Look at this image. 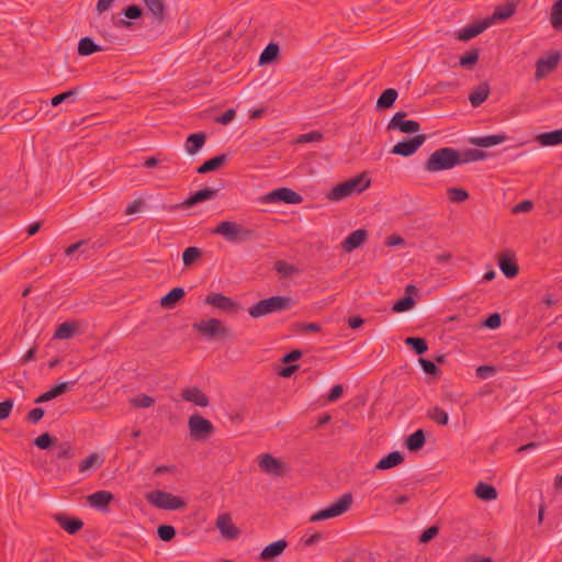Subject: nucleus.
I'll use <instances>...</instances> for the list:
<instances>
[{
  "label": "nucleus",
  "mask_w": 562,
  "mask_h": 562,
  "mask_svg": "<svg viewBox=\"0 0 562 562\" xmlns=\"http://www.w3.org/2000/svg\"><path fill=\"white\" fill-rule=\"evenodd\" d=\"M75 324L65 322L57 327L53 337L54 339H69L75 335Z\"/></svg>",
  "instance_id": "obj_39"
},
{
  "label": "nucleus",
  "mask_w": 562,
  "mask_h": 562,
  "mask_svg": "<svg viewBox=\"0 0 562 562\" xmlns=\"http://www.w3.org/2000/svg\"><path fill=\"white\" fill-rule=\"evenodd\" d=\"M78 93V88H74V89H70L66 92H63V93H59L57 95H55L52 100H50V103L52 105L54 106H57L59 104H61L63 102H72L75 100V97L76 94Z\"/></svg>",
  "instance_id": "obj_46"
},
{
  "label": "nucleus",
  "mask_w": 562,
  "mask_h": 562,
  "mask_svg": "<svg viewBox=\"0 0 562 562\" xmlns=\"http://www.w3.org/2000/svg\"><path fill=\"white\" fill-rule=\"evenodd\" d=\"M75 385V382H63L59 384H56L52 389L48 390L49 396L52 400L56 398L57 396L68 392L71 390V387Z\"/></svg>",
  "instance_id": "obj_49"
},
{
  "label": "nucleus",
  "mask_w": 562,
  "mask_h": 562,
  "mask_svg": "<svg viewBox=\"0 0 562 562\" xmlns=\"http://www.w3.org/2000/svg\"><path fill=\"white\" fill-rule=\"evenodd\" d=\"M415 302L413 297L406 295L398 300L392 307V311L395 313H402L411 310L414 306Z\"/></svg>",
  "instance_id": "obj_48"
},
{
  "label": "nucleus",
  "mask_w": 562,
  "mask_h": 562,
  "mask_svg": "<svg viewBox=\"0 0 562 562\" xmlns=\"http://www.w3.org/2000/svg\"><path fill=\"white\" fill-rule=\"evenodd\" d=\"M427 136L425 134H417L412 138H404L396 143L391 153L403 157H409L414 155L426 142Z\"/></svg>",
  "instance_id": "obj_9"
},
{
  "label": "nucleus",
  "mask_w": 562,
  "mask_h": 562,
  "mask_svg": "<svg viewBox=\"0 0 562 562\" xmlns=\"http://www.w3.org/2000/svg\"><path fill=\"white\" fill-rule=\"evenodd\" d=\"M448 199L453 203H461L469 199V193L462 188H449L447 190Z\"/></svg>",
  "instance_id": "obj_45"
},
{
  "label": "nucleus",
  "mask_w": 562,
  "mask_h": 562,
  "mask_svg": "<svg viewBox=\"0 0 562 562\" xmlns=\"http://www.w3.org/2000/svg\"><path fill=\"white\" fill-rule=\"evenodd\" d=\"M235 115H236L235 110L228 109L221 116H218L216 119V122L221 123L223 125H227L228 123H231L234 120Z\"/></svg>",
  "instance_id": "obj_61"
},
{
  "label": "nucleus",
  "mask_w": 562,
  "mask_h": 562,
  "mask_svg": "<svg viewBox=\"0 0 562 562\" xmlns=\"http://www.w3.org/2000/svg\"><path fill=\"white\" fill-rule=\"evenodd\" d=\"M501 315L498 313H493L483 322V326L490 329H496L501 326Z\"/></svg>",
  "instance_id": "obj_56"
},
{
  "label": "nucleus",
  "mask_w": 562,
  "mask_h": 562,
  "mask_svg": "<svg viewBox=\"0 0 562 562\" xmlns=\"http://www.w3.org/2000/svg\"><path fill=\"white\" fill-rule=\"evenodd\" d=\"M13 407V401L11 398L0 402V420L5 419Z\"/></svg>",
  "instance_id": "obj_59"
},
{
  "label": "nucleus",
  "mask_w": 562,
  "mask_h": 562,
  "mask_svg": "<svg viewBox=\"0 0 562 562\" xmlns=\"http://www.w3.org/2000/svg\"><path fill=\"white\" fill-rule=\"evenodd\" d=\"M485 157V153L479 149H465L463 151H459L460 165L479 161Z\"/></svg>",
  "instance_id": "obj_37"
},
{
  "label": "nucleus",
  "mask_w": 562,
  "mask_h": 562,
  "mask_svg": "<svg viewBox=\"0 0 562 562\" xmlns=\"http://www.w3.org/2000/svg\"><path fill=\"white\" fill-rule=\"evenodd\" d=\"M279 52L280 48L278 44L269 43L260 54L259 65H267L272 63L277 58Z\"/></svg>",
  "instance_id": "obj_36"
},
{
  "label": "nucleus",
  "mask_w": 562,
  "mask_h": 562,
  "mask_svg": "<svg viewBox=\"0 0 562 562\" xmlns=\"http://www.w3.org/2000/svg\"><path fill=\"white\" fill-rule=\"evenodd\" d=\"M506 135H487V136H480V137H472L470 139V143L479 146V147H492L498 144H502L506 140Z\"/></svg>",
  "instance_id": "obj_26"
},
{
  "label": "nucleus",
  "mask_w": 562,
  "mask_h": 562,
  "mask_svg": "<svg viewBox=\"0 0 562 562\" xmlns=\"http://www.w3.org/2000/svg\"><path fill=\"white\" fill-rule=\"evenodd\" d=\"M405 344L409 346L416 355L420 356L428 350L427 342L424 338L419 337H407Z\"/></svg>",
  "instance_id": "obj_41"
},
{
  "label": "nucleus",
  "mask_w": 562,
  "mask_h": 562,
  "mask_svg": "<svg viewBox=\"0 0 562 562\" xmlns=\"http://www.w3.org/2000/svg\"><path fill=\"white\" fill-rule=\"evenodd\" d=\"M532 206H533V204L531 201L525 200L514 206L513 213L518 214V213L528 212L532 209Z\"/></svg>",
  "instance_id": "obj_63"
},
{
  "label": "nucleus",
  "mask_w": 562,
  "mask_h": 562,
  "mask_svg": "<svg viewBox=\"0 0 562 562\" xmlns=\"http://www.w3.org/2000/svg\"><path fill=\"white\" fill-rule=\"evenodd\" d=\"M460 166L459 150L452 147L436 149L425 161L424 169L428 172H440Z\"/></svg>",
  "instance_id": "obj_2"
},
{
  "label": "nucleus",
  "mask_w": 562,
  "mask_h": 562,
  "mask_svg": "<svg viewBox=\"0 0 562 562\" xmlns=\"http://www.w3.org/2000/svg\"><path fill=\"white\" fill-rule=\"evenodd\" d=\"M181 397L183 401L194 403L200 407H206L210 404L209 397L196 386L183 389Z\"/></svg>",
  "instance_id": "obj_20"
},
{
  "label": "nucleus",
  "mask_w": 562,
  "mask_h": 562,
  "mask_svg": "<svg viewBox=\"0 0 562 562\" xmlns=\"http://www.w3.org/2000/svg\"><path fill=\"white\" fill-rule=\"evenodd\" d=\"M132 406L136 408H147L154 405L155 400L146 394L138 395L130 400Z\"/></svg>",
  "instance_id": "obj_47"
},
{
  "label": "nucleus",
  "mask_w": 562,
  "mask_h": 562,
  "mask_svg": "<svg viewBox=\"0 0 562 562\" xmlns=\"http://www.w3.org/2000/svg\"><path fill=\"white\" fill-rule=\"evenodd\" d=\"M427 417L434 423L441 426H446L449 422L448 413L439 406L429 408L427 411Z\"/></svg>",
  "instance_id": "obj_38"
},
{
  "label": "nucleus",
  "mask_w": 562,
  "mask_h": 562,
  "mask_svg": "<svg viewBox=\"0 0 562 562\" xmlns=\"http://www.w3.org/2000/svg\"><path fill=\"white\" fill-rule=\"evenodd\" d=\"M188 427L191 438L195 440L206 439L214 432L212 423L199 414L189 417Z\"/></svg>",
  "instance_id": "obj_8"
},
{
  "label": "nucleus",
  "mask_w": 562,
  "mask_h": 562,
  "mask_svg": "<svg viewBox=\"0 0 562 562\" xmlns=\"http://www.w3.org/2000/svg\"><path fill=\"white\" fill-rule=\"evenodd\" d=\"M404 461V457L398 451H393L386 457L382 458L376 464L375 470H387L401 464Z\"/></svg>",
  "instance_id": "obj_27"
},
{
  "label": "nucleus",
  "mask_w": 562,
  "mask_h": 562,
  "mask_svg": "<svg viewBox=\"0 0 562 562\" xmlns=\"http://www.w3.org/2000/svg\"><path fill=\"white\" fill-rule=\"evenodd\" d=\"M193 329L200 333L204 338L212 340L215 338H228L231 330L217 318H209L193 324Z\"/></svg>",
  "instance_id": "obj_6"
},
{
  "label": "nucleus",
  "mask_w": 562,
  "mask_h": 562,
  "mask_svg": "<svg viewBox=\"0 0 562 562\" xmlns=\"http://www.w3.org/2000/svg\"><path fill=\"white\" fill-rule=\"evenodd\" d=\"M102 460L97 453L89 454L85 460H82L79 464V472L85 473L92 468L100 467Z\"/></svg>",
  "instance_id": "obj_43"
},
{
  "label": "nucleus",
  "mask_w": 562,
  "mask_h": 562,
  "mask_svg": "<svg viewBox=\"0 0 562 562\" xmlns=\"http://www.w3.org/2000/svg\"><path fill=\"white\" fill-rule=\"evenodd\" d=\"M536 140L541 146H555L562 143V130L538 134Z\"/></svg>",
  "instance_id": "obj_25"
},
{
  "label": "nucleus",
  "mask_w": 562,
  "mask_h": 562,
  "mask_svg": "<svg viewBox=\"0 0 562 562\" xmlns=\"http://www.w3.org/2000/svg\"><path fill=\"white\" fill-rule=\"evenodd\" d=\"M368 238V232L366 229H356L351 232L347 238L342 241L341 247L346 252H351L360 247Z\"/></svg>",
  "instance_id": "obj_18"
},
{
  "label": "nucleus",
  "mask_w": 562,
  "mask_h": 562,
  "mask_svg": "<svg viewBox=\"0 0 562 562\" xmlns=\"http://www.w3.org/2000/svg\"><path fill=\"white\" fill-rule=\"evenodd\" d=\"M515 12V7L513 4H506L504 7H501L498 8L494 13L493 15L491 16V19H488L491 21V25L496 22V21H505L507 20L508 18H510Z\"/></svg>",
  "instance_id": "obj_40"
},
{
  "label": "nucleus",
  "mask_w": 562,
  "mask_h": 562,
  "mask_svg": "<svg viewBox=\"0 0 562 562\" xmlns=\"http://www.w3.org/2000/svg\"><path fill=\"white\" fill-rule=\"evenodd\" d=\"M498 265H499L501 271L507 278H514L519 272V268H518L517 263L513 259L506 257L505 254H502L499 256Z\"/></svg>",
  "instance_id": "obj_29"
},
{
  "label": "nucleus",
  "mask_w": 562,
  "mask_h": 562,
  "mask_svg": "<svg viewBox=\"0 0 562 562\" xmlns=\"http://www.w3.org/2000/svg\"><path fill=\"white\" fill-rule=\"evenodd\" d=\"M397 91L393 88H389L384 90L376 101V108L379 109H389L391 108L395 100L397 99Z\"/></svg>",
  "instance_id": "obj_34"
},
{
  "label": "nucleus",
  "mask_w": 562,
  "mask_h": 562,
  "mask_svg": "<svg viewBox=\"0 0 562 562\" xmlns=\"http://www.w3.org/2000/svg\"><path fill=\"white\" fill-rule=\"evenodd\" d=\"M419 363L423 368V370L427 373V374H431V375H438L440 373V370L439 368L435 364V362L428 360V359H424V358H419Z\"/></svg>",
  "instance_id": "obj_52"
},
{
  "label": "nucleus",
  "mask_w": 562,
  "mask_h": 562,
  "mask_svg": "<svg viewBox=\"0 0 562 562\" xmlns=\"http://www.w3.org/2000/svg\"><path fill=\"white\" fill-rule=\"evenodd\" d=\"M43 416H44V409L41 407H36V408H33L32 411H30V413L27 414V419L31 423L36 424L43 418Z\"/></svg>",
  "instance_id": "obj_62"
},
{
  "label": "nucleus",
  "mask_w": 562,
  "mask_h": 562,
  "mask_svg": "<svg viewBox=\"0 0 562 562\" xmlns=\"http://www.w3.org/2000/svg\"><path fill=\"white\" fill-rule=\"evenodd\" d=\"M227 161L226 155H218L216 157H213L205 162H203L200 167H198L196 171L198 173H207L214 170H217L221 168L225 162Z\"/></svg>",
  "instance_id": "obj_28"
},
{
  "label": "nucleus",
  "mask_w": 562,
  "mask_h": 562,
  "mask_svg": "<svg viewBox=\"0 0 562 562\" xmlns=\"http://www.w3.org/2000/svg\"><path fill=\"white\" fill-rule=\"evenodd\" d=\"M302 201V195L289 188H279L272 190L262 198V202L266 203L284 202L288 204H299Z\"/></svg>",
  "instance_id": "obj_11"
},
{
  "label": "nucleus",
  "mask_w": 562,
  "mask_h": 562,
  "mask_svg": "<svg viewBox=\"0 0 562 562\" xmlns=\"http://www.w3.org/2000/svg\"><path fill=\"white\" fill-rule=\"evenodd\" d=\"M34 443L40 449L45 450V449H48L50 447V445L53 443V438L50 437V435L48 432H44L35 439Z\"/></svg>",
  "instance_id": "obj_53"
},
{
  "label": "nucleus",
  "mask_w": 562,
  "mask_h": 562,
  "mask_svg": "<svg viewBox=\"0 0 562 562\" xmlns=\"http://www.w3.org/2000/svg\"><path fill=\"white\" fill-rule=\"evenodd\" d=\"M370 179L364 173H360L353 178L336 184L327 194V198L331 201H341L353 194L362 193L370 187Z\"/></svg>",
  "instance_id": "obj_3"
},
{
  "label": "nucleus",
  "mask_w": 562,
  "mask_h": 562,
  "mask_svg": "<svg viewBox=\"0 0 562 562\" xmlns=\"http://www.w3.org/2000/svg\"><path fill=\"white\" fill-rule=\"evenodd\" d=\"M323 139V134L317 131H312L306 134H302L297 138V143H310V142H321Z\"/></svg>",
  "instance_id": "obj_54"
},
{
  "label": "nucleus",
  "mask_w": 562,
  "mask_h": 562,
  "mask_svg": "<svg viewBox=\"0 0 562 562\" xmlns=\"http://www.w3.org/2000/svg\"><path fill=\"white\" fill-rule=\"evenodd\" d=\"M288 547V542L284 539L274 541L266 546L259 553V560L270 562L280 557Z\"/></svg>",
  "instance_id": "obj_17"
},
{
  "label": "nucleus",
  "mask_w": 562,
  "mask_h": 562,
  "mask_svg": "<svg viewBox=\"0 0 562 562\" xmlns=\"http://www.w3.org/2000/svg\"><path fill=\"white\" fill-rule=\"evenodd\" d=\"M212 232L233 244L249 240L255 236V232L252 229L244 227L243 225L232 221L221 222Z\"/></svg>",
  "instance_id": "obj_4"
},
{
  "label": "nucleus",
  "mask_w": 562,
  "mask_h": 562,
  "mask_svg": "<svg viewBox=\"0 0 562 562\" xmlns=\"http://www.w3.org/2000/svg\"><path fill=\"white\" fill-rule=\"evenodd\" d=\"M550 22L555 30L562 27V0H558L552 5Z\"/></svg>",
  "instance_id": "obj_42"
},
{
  "label": "nucleus",
  "mask_w": 562,
  "mask_h": 562,
  "mask_svg": "<svg viewBox=\"0 0 562 562\" xmlns=\"http://www.w3.org/2000/svg\"><path fill=\"white\" fill-rule=\"evenodd\" d=\"M186 292L182 288H173L160 300L164 307H173L175 304L184 296Z\"/></svg>",
  "instance_id": "obj_33"
},
{
  "label": "nucleus",
  "mask_w": 562,
  "mask_h": 562,
  "mask_svg": "<svg viewBox=\"0 0 562 562\" xmlns=\"http://www.w3.org/2000/svg\"><path fill=\"white\" fill-rule=\"evenodd\" d=\"M206 134L203 132L190 134L184 143L186 151L190 156L196 155L205 145Z\"/></svg>",
  "instance_id": "obj_23"
},
{
  "label": "nucleus",
  "mask_w": 562,
  "mask_h": 562,
  "mask_svg": "<svg viewBox=\"0 0 562 562\" xmlns=\"http://www.w3.org/2000/svg\"><path fill=\"white\" fill-rule=\"evenodd\" d=\"M216 527L226 539H235L239 530L232 524L229 514H222L217 517Z\"/></svg>",
  "instance_id": "obj_21"
},
{
  "label": "nucleus",
  "mask_w": 562,
  "mask_h": 562,
  "mask_svg": "<svg viewBox=\"0 0 562 562\" xmlns=\"http://www.w3.org/2000/svg\"><path fill=\"white\" fill-rule=\"evenodd\" d=\"M342 393H344L342 385H340V384L334 385L327 395V401L336 402L337 400H339L341 397Z\"/></svg>",
  "instance_id": "obj_60"
},
{
  "label": "nucleus",
  "mask_w": 562,
  "mask_h": 562,
  "mask_svg": "<svg viewBox=\"0 0 562 562\" xmlns=\"http://www.w3.org/2000/svg\"><path fill=\"white\" fill-rule=\"evenodd\" d=\"M425 442V434L422 429H418L408 436L406 447L409 451H417L424 447Z\"/></svg>",
  "instance_id": "obj_35"
},
{
  "label": "nucleus",
  "mask_w": 562,
  "mask_h": 562,
  "mask_svg": "<svg viewBox=\"0 0 562 562\" xmlns=\"http://www.w3.org/2000/svg\"><path fill=\"white\" fill-rule=\"evenodd\" d=\"M276 270L279 273H282L284 276H289V274H291L294 271V268L291 265L286 263L285 261H277Z\"/></svg>",
  "instance_id": "obj_64"
},
{
  "label": "nucleus",
  "mask_w": 562,
  "mask_h": 562,
  "mask_svg": "<svg viewBox=\"0 0 562 562\" xmlns=\"http://www.w3.org/2000/svg\"><path fill=\"white\" fill-rule=\"evenodd\" d=\"M158 537L162 541H171L176 536V529L170 525H160L157 529Z\"/></svg>",
  "instance_id": "obj_50"
},
{
  "label": "nucleus",
  "mask_w": 562,
  "mask_h": 562,
  "mask_svg": "<svg viewBox=\"0 0 562 562\" xmlns=\"http://www.w3.org/2000/svg\"><path fill=\"white\" fill-rule=\"evenodd\" d=\"M55 520L64 530H66L70 535L77 533L83 526L81 519L76 517H70L66 514H56L54 516Z\"/></svg>",
  "instance_id": "obj_22"
},
{
  "label": "nucleus",
  "mask_w": 562,
  "mask_h": 562,
  "mask_svg": "<svg viewBox=\"0 0 562 562\" xmlns=\"http://www.w3.org/2000/svg\"><path fill=\"white\" fill-rule=\"evenodd\" d=\"M351 504L352 496L350 493H346L336 502H334L330 506L313 514L310 520L316 522L340 516L350 508Z\"/></svg>",
  "instance_id": "obj_7"
},
{
  "label": "nucleus",
  "mask_w": 562,
  "mask_h": 562,
  "mask_svg": "<svg viewBox=\"0 0 562 562\" xmlns=\"http://www.w3.org/2000/svg\"><path fill=\"white\" fill-rule=\"evenodd\" d=\"M114 499V495L109 491H98L88 495L89 505L98 510L108 512L110 503Z\"/></svg>",
  "instance_id": "obj_16"
},
{
  "label": "nucleus",
  "mask_w": 562,
  "mask_h": 562,
  "mask_svg": "<svg viewBox=\"0 0 562 562\" xmlns=\"http://www.w3.org/2000/svg\"><path fill=\"white\" fill-rule=\"evenodd\" d=\"M202 256V250L198 247H188L182 252V260L186 267L191 266Z\"/></svg>",
  "instance_id": "obj_44"
},
{
  "label": "nucleus",
  "mask_w": 562,
  "mask_h": 562,
  "mask_svg": "<svg viewBox=\"0 0 562 562\" xmlns=\"http://www.w3.org/2000/svg\"><path fill=\"white\" fill-rule=\"evenodd\" d=\"M146 499L154 507L164 510H179L187 506V503L182 497L161 490L148 492L146 494Z\"/></svg>",
  "instance_id": "obj_5"
},
{
  "label": "nucleus",
  "mask_w": 562,
  "mask_h": 562,
  "mask_svg": "<svg viewBox=\"0 0 562 562\" xmlns=\"http://www.w3.org/2000/svg\"><path fill=\"white\" fill-rule=\"evenodd\" d=\"M204 302L223 312H236L238 310V304L232 297L222 293L211 292L205 296Z\"/></svg>",
  "instance_id": "obj_14"
},
{
  "label": "nucleus",
  "mask_w": 562,
  "mask_h": 562,
  "mask_svg": "<svg viewBox=\"0 0 562 562\" xmlns=\"http://www.w3.org/2000/svg\"><path fill=\"white\" fill-rule=\"evenodd\" d=\"M475 495L483 501H494L497 498V491L493 485L480 482L475 486Z\"/></svg>",
  "instance_id": "obj_31"
},
{
  "label": "nucleus",
  "mask_w": 562,
  "mask_h": 562,
  "mask_svg": "<svg viewBox=\"0 0 562 562\" xmlns=\"http://www.w3.org/2000/svg\"><path fill=\"white\" fill-rule=\"evenodd\" d=\"M295 302L290 296L274 295L258 301L248 308V313L252 318H260L274 313H282L291 310Z\"/></svg>",
  "instance_id": "obj_1"
},
{
  "label": "nucleus",
  "mask_w": 562,
  "mask_h": 562,
  "mask_svg": "<svg viewBox=\"0 0 562 562\" xmlns=\"http://www.w3.org/2000/svg\"><path fill=\"white\" fill-rule=\"evenodd\" d=\"M147 14L151 18L154 26L162 25L168 20V8L164 0H143Z\"/></svg>",
  "instance_id": "obj_12"
},
{
  "label": "nucleus",
  "mask_w": 562,
  "mask_h": 562,
  "mask_svg": "<svg viewBox=\"0 0 562 562\" xmlns=\"http://www.w3.org/2000/svg\"><path fill=\"white\" fill-rule=\"evenodd\" d=\"M490 94V87L487 83L480 85L469 97L472 106H480Z\"/></svg>",
  "instance_id": "obj_32"
},
{
  "label": "nucleus",
  "mask_w": 562,
  "mask_h": 562,
  "mask_svg": "<svg viewBox=\"0 0 562 562\" xmlns=\"http://www.w3.org/2000/svg\"><path fill=\"white\" fill-rule=\"evenodd\" d=\"M407 113L396 112L387 124L389 131H398L403 134H415L420 130V124L414 120H406Z\"/></svg>",
  "instance_id": "obj_10"
},
{
  "label": "nucleus",
  "mask_w": 562,
  "mask_h": 562,
  "mask_svg": "<svg viewBox=\"0 0 562 562\" xmlns=\"http://www.w3.org/2000/svg\"><path fill=\"white\" fill-rule=\"evenodd\" d=\"M258 465L262 472L273 476H282L286 470L285 463L270 453L259 456Z\"/></svg>",
  "instance_id": "obj_13"
},
{
  "label": "nucleus",
  "mask_w": 562,
  "mask_h": 562,
  "mask_svg": "<svg viewBox=\"0 0 562 562\" xmlns=\"http://www.w3.org/2000/svg\"><path fill=\"white\" fill-rule=\"evenodd\" d=\"M477 60H479V52L473 49L460 58V65L462 67H471V66L475 65L477 63Z\"/></svg>",
  "instance_id": "obj_51"
},
{
  "label": "nucleus",
  "mask_w": 562,
  "mask_h": 562,
  "mask_svg": "<svg viewBox=\"0 0 562 562\" xmlns=\"http://www.w3.org/2000/svg\"><path fill=\"white\" fill-rule=\"evenodd\" d=\"M123 14L131 20L139 19L143 14L142 9L138 5H128L123 10Z\"/></svg>",
  "instance_id": "obj_57"
},
{
  "label": "nucleus",
  "mask_w": 562,
  "mask_h": 562,
  "mask_svg": "<svg viewBox=\"0 0 562 562\" xmlns=\"http://www.w3.org/2000/svg\"><path fill=\"white\" fill-rule=\"evenodd\" d=\"M560 58L561 56L559 53H553L547 57L539 58L536 61L535 79L541 80L543 77L552 72L557 68Z\"/></svg>",
  "instance_id": "obj_15"
},
{
  "label": "nucleus",
  "mask_w": 562,
  "mask_h": 562,
  "mask_svg": "<svg viewBox=\"0 0 562 562\" xmlns=\"http://www.w3.org/2000/svg\"><path fill=\"white\" fill-rule=\"evenodd\" d=\"M496 369L493 366H480L476 368V376L480 379H487L494 375Z\"/></svg>",
  "instance_id": "obj_58"
},
{
  "label": "nucleus",
  "mask_w": 562,
  "mask_h": 562,
  "mask_svg": "<svg viewBox=\"0 0 562 562\" xmlns=\"http://www.w3.org/2000/svg\"><path fill=\"white\" fill-rule=\"evenodd\" d=\"M439 533V528L437 526H431L423 531L419 537V542L427 543L431 539H434Z\"/></svg>",
  "instance_id": "obj_55"
},
{
  "label": "nucleus",
  "mask_w": 562,
  "mask_h": 562,
  "mask_svg": "<svg viewBox=\"0 0 562 562\" xmlns=\"http://www.w3.org/2000/svg\"><path fill=\"white\" fill-rule=\"evenodd\" d=\"M488 26H491V21L486 19L474 22L473 24L463 27L459 32L458 38L463 42L469 41L484 32Z\"/></svg>",
  "instance_id": "obj_19"
},
{
  "label": "nucleus",
  "mask_w": 562,
  "mask_h": 562,
  "mask_svg": "<svg viewBox=\"0 0 562 562\" xmlns=\"http://www.w3.org/2000/svg\"><path fill=\"white\" fill-rule=\"evenodd\" d=\"M101 50V46L89 36L82 37L78 43V54L80 56H89Z\"/></svg>",
  "instance_id": "obj_30"
},
{
  "label": "nucleus",
  "mask_w": 562,
  "mask_h": 562,
  "mask_svg": "<svg viewBox=\"0 0 562 562\" xmlns=\"http://www.w3.org/2000/svg\"><path fill=\"white\" fill-rule=\"evenodd\" d=\"M216 191L212 188H204L202 190L196 191L192 195H190L188 199H186L182 202V207L189 209L192 207L195 204L202 203L204 201L211 200L215 196Z\"/></svg>",
  "instance_id": "obj_24"
}]
</instances>
